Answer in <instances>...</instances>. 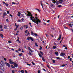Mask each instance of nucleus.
I'll list each match as a JSON object with an SVG mask.
<instances>
[{
    "mask_svg": "<svg viewBox=\"0 0 73 73\" xmlns=\"http://www.w3.org/2000/svg\"><path fill=\"white\" fill-rule=\"evenodd\" d=\"M27 65H29V66H30V65H31V64H27Z\"/></svg>",
    "mask_w": 73,
    "mask_h": 73,
    "instance_id": "nucleus-42",
    "label": "nucleus"
},
{
    "mask_svg": "<svg viewBox=\"0 0 73 73\" xmlns=\"http://www.w3.org/2000/svg\"><path fill=\"white\" fill-rule=\"evenodd\" d=\"M42 60L44 62H45V59H44V58L43 57H42Z\"/></svg>",
    "mask_w": 73,
    "mask_h": 73,
    "instance_id": "nucleus-20",
    "label": "nucleus"
},
{
    "mask_svg": "<svg viewBox=\"0 0 73 73\" xmlns=\"http://www.w3.org/2000/svg\"><path fill=\"white\" fill-rule=\"evenodd\" d=\"M7 14H9V11H7Z\"/></svg>",
    "mask_w": 73,
    "mask_h": 73,
    "instance_id": "nucleus-52",
    "label": "nucleus"
},
{
    "mask_svg": "<svg viewBox=\"0 0 73 73\" xmlns=\"http://www.w3.org/2000/svg\"><path fill=\"white\" fill-rule=\"evenodd\" d=\"M4 28H5V29H6V28H7V27L6 25H4Z\"/></svg>",
    "mask_w": 73,
    "mask_h": 73,
    "instance_id": "nucleus-24",
    "label": "nucleus"
},
{
    "mask_svg": "<svg viewBox=\"0 0 73 73\" xmlns=\"http://www.w3.org/2000/svg\"><path fill=\"white\" fill-rule=\"evenodd\" d=\"M44 1V0H42L40 2L41 5L42 6V8H43V5H42V2Z\"/></svg>",
    "mask_w": 73,
    "mask_h": 73,
    "instance_id": "nucleus-6",
    "label": "nucleus"
},
{
    "mask_svg": "<svg viewBox=\"0 0 73 73\" xmlns=\"http://www.w3.org/2000/svg\"><path fill=\"white\" fill-rule=\"evenodd\" d=\"M34 35L35 36H37V34L36 33L34 34Z\"/></svg>",
    "mask_w": 73,
    "mask_h": 73,
    "instance_id": "nucleus-43",
    "label": "nucleus"
},
{
    "mask_svg": "<svg viewBox=\"0 0 73 73\" xmlns=\"http://www.w3.org/2000/svg\"><path fill=\"white\" fill-rule=\"evenodd\" d=\"M0 35L1 37H2V38H3V34H2V33H0Z\"/></svg>",
    "mask_w": 73,
    "mask_h": 73,
    "instance_id": "nucleus-16",
    "label": "nucleus"
},
{
    "mask_svg": "<svg viewBox=\"0 0 73 73\" xmlns=\"http://www.w3.org/2000/svg\"><path fill=\"white\" fill-rule=\"evenodd\" d=\"M43 70L44 71V72H46V70L44 68L43 69Z\"/></svg>",
    "mask_w": 73,
    "mask_h": 73,
    "instance_id": "nucleus-55",
    "label": "nucleus"
},
{
    "mask_svg": "<svg viewBox=\"0 0 73 73\" xmlns=\"http://www.w3.org/2000/svg\"><path fill=\"white\" fill-rule=\"evenodd\" d=\"M22 21H23V20H24V18H22L21 19Z\"/></svg>",
    "mask_w": 73,
    "mask_h": 73,
    "instance_id": "nucleus-63",
    "label": "nucleus"
},
{
    "mask_svg": "<svg viewBox=\"0 0 73 73\" xmlns=\"http://www.w3.org/2000/svg\"><path fill=\"white\" fill-rule=\"evenodd\" d=\"M38 73H40V70H38Z\"/></svg>",
    "mask_w": 73,
    "mask_h": 73,
    "instance_id": "nucleus-44",
    "label": "nucleus"
},
{
    "mask_svg": "<svg viewBox=\"0 0 73 73\" xmlns=\"http://www.w3.org/2000/svg\"><path fill=\"white\" fill-rule=\"evenodd\" d=\"M52 1H52V3H54V4H55V3H56V5H58L59 4V2L58 1H57L56 2L55 1V0H51Z\"/></svg>",
    "mask_w": 73,
    "mask_h": 73,
    "instance_id": "nucleus-4",
    "label": "nucleus"
},
{
    "mask_svg": "<svg viewBox=\"0 0 73 73\" xmlns=\"http://www.w3.org/2000/svg\"><path fill=\"white\" fill-rule=\"evenodd\" d=\"M31 33V35H33H33H34V33H33V32L32 31Z\"/></svg>",
    "mask_w": 73,
    "mask_h": 73,
    "instance_id": "nucleus-29",
    "label": "nucleus"
},
{
    "mask_svg": "<svg viewBox=\"0 0 73 73\" xmlns=\"http://www.w3.org/2000/svg\"><path fill=\"white\" fill-rule=\"evenodd\" d=\"M18 50L19 51H21V49L20 48H19Z\"/></svg>",
    "mask_w": 73,
    "mask_h": 73,
    "instance_id": "nucleus-51",
    "label": "nucleus"
},
{
    "mask_svg": "<svg viewBox=\"0 0 73 73\" xmlns=\"http://www.w3.org/2000/svg\"><path fill=\"white\" fill-rule=\"evenodd\" d=\"M24 29V28H23V27H21V28H20V29L21 30H23Z\"/></svg>",
    "mask_w": 73,
    "mask_h": 73,
    "instance_id": "nucleus-25",
    "label": "nucleus"
},
{
    "mask_svg": "<svg viewBox=\"0 0 73 73\" xmlns=\"http://www.w3.org/2000/svg\"><path fill=\"white\" fill-rule=\"evenodd\" d=\"M21 72L22 73H24V70H22L21 71Z\"/></svg>",
    "mask_w": 73,
    "mask_h": 73,
    "instance_id": "nucleus-27",
    "label": "nucleus"
},
{
    "mask_svg": "<svg viewBox=\"0 0 73 73\" xmlns=\"http://www.w3.org/2000/svg\"><path fill=\"white\" fill-rule=\"evenodd\" d=\"M12 73H14L15 72H16V71L14 70H12Z\"/></svg>",
    "mask_w": 73,
    "mask_h": 73,
    "instance_id": "nucleus-23",
    "label": "nucleus"
},
{
    "mask_svg": "<svg viewBox=\"0 0 73 73\" xmlns=\"http://www.w3.org/2000/svg\"><path fill=\"white\" fill-rule=\"evenodd\" d=\"M11 68H13L14 69V68H15V66H13L12 65H11Z\"/></svg>",
    "mask_w": 73,
    "mask_h": 73,
    "instance_id": "nucleus-21",
    "label": "nucleus"
},
{
    "mask_svg": "<svg viewBox=\"0 0 73 73\" xmlns=\"http://www.w3.org/2000/svg\"><path fill=\"white\" fill-rule=\"evenodd\" d=\"M14 65L15 66V68H17L18 66L17 64L15 63H14Z\"/></svg>",
    "mask_w": 73,
    "mask_h": 73,
    "instance_id": "nucleus-11",
    "label": "nucleus"
},
{
    "mask_svg": "<svg viewBox=\"0 0 73 73\" xmlns=\"http://www.w3.org/2000/svg\"><path fill=\"white\" fill-rule=\"evenodd\" d=\"M30 40H31V41H33V40H34V38H33L32 37H31V38H30Z\"/></svg>",
    "mask_w": 73,
    "mask_h": 73,
    "instance_id": "nucleus-19",
    "label": "nucleus"
},
{
    "mask_svg": "<svg viewBox=\"0 0 73 73\" xmlns=\"http://www.w3.org/2000/svg\"><path fill=\"white\" fill-rule=\"evenodd\" d=\"M32 64H33V65H35V63H33V62H32Z\"/></svg>",
    "mask_w": 73,
    "mask_h": 73,
    "instance_id": "nucleus-48",
    "label": "nucleus"
},
{
    "mask_svg": "<svg viewBox=\"0 0 73 73\" xmlns=\"http://www.w3.org/2000/svg\"><path fill=\"white\" fill-rule=\"evenodd\" d=\"M69 25L70 27H72V26L73 25V22H71Z\"/></svg>",
    "mask_w": 73,
    "mask_h": 73,
    "instance_id": "nucleus-8",
    "label": "nucleus"
},
{
    "mask_svg": "<svg viewBox=\"0 0 73 73\" xmlns=\"http://www.w3.org/2000/svg\"><path fill=\"white\" fill-rule=\"evenodd\" d=\"M60 56H65V53H60Z\"/></svg>",
    "mask_w": 73,
    "mask_h": 73,
    "instance_id": "nucleus-10",
    "label": "nucleus"
},
{
    "mask_svg": "<svg viewBox=\"0 0 73 73\" xmlns=\"http://www.w3.org/2000/svg\"><path fill=\"white\" fill-rule=\"evenodd\" d=\"M15 52H17V53H19V51H17V50H16Z\"/></svg>",
    "mask_w": 73,
    "mask_h": 73,
    "instance_id": "nucleus-49",
    "label": "nucleus"
},
{
    "mask_svg": "<svg viewBox=\"0 0 73 73\" xmlns=\"http://www.w3.org/2000/svg\"><path fill=\"white\" fill-rule=\"evenodd\" d=\"M22 16H22L23 17V18H24V14H23Z\"/></svg>",
    "mask_w": 73,
    "mask_h": 73,
    "instance_id": "nucleus-60",
    "label": "nucleus"
},
{
    "mask_svg": "<svg viewBox=\"0 0 73 73\" xmlns=\"http://www.w3.org/2000/svg\"><path fill=\"white\" fill-rule=\"evenodd\" d=\"M50 21V20H48V21H47V23H49Z\"/></svg>",
    "mask_w": 73,
    "mask_h": 73,
    "instance_id": "nucleus-59",
    "label": "nucleus"
},
{
    "mask_svg": "<svg viewBox=\"0 0 73 73\" xmlns=\"http://www.w3.org/2000/svg\"><path fill=\"white\" fill-rule=\"evenodd\" d=\"M6 21H7V22H8V19H6Z\"/></svg>",
    "mask_w": 73,
    "mask_h": 73,
    "instance_id": "nucleus-64",
    "label": "nucleus"
},
{
    "mask_svg": "<svg viewBox=\"0 0 73 73\" xmlns=\"http://www.w3.org/2000/svg\"><path fill=\"white\" fill-rule=\"evenodd\" d=\"M0 68L2 70H3V71H4V68L3 67V65L1 64L0 63Z\"/></svg>",
    "mask_w": 73,
    "mask_h": 73,
    "instance_id": "nucleus-3",
    "label": "nucleus"
},
{
    "mask_svg": "<svg viewBox=\"0 0 73 73\" xmlns=\"http://www.w3.org/2000/svg\"><path fill=\"white\" fill-rule=\"evenodd\" d=\"M56 58L57 59H58V60H60V57H56Z\"/></svg>",
    "mask_w": 73,
    "mask_h": 73,
    "instance_id": "nucleus-38",
    "label": "nucleus"
},
{
    "mask_svg": "<svg viewBox=\"0 0 73 73\" xmlns=\"http://www.w3.org/2000/svg\"><path fill=\"white\" fill-rule=\"evenodd\" d=\"M61 7V5H59L58 6V8H60V7Z\"/></svg>",
    "mask_w": 73,
    "mask_h": 73,
    "instance_id": "nucleus-33",
    "label": "nucleus"
},
{
    "mask_svg": "<svg viewBox=\"0 0 73 73\" xmlns=\"http://www.w3.org/2000/svg\"><path fill=\"white\" fill-rule=\"evenodd\" d=\"M40 54H42V56H43V52H42L40 51Z\"/></svg>",
    "mask_w": 73,
    "mask_h": 73,
    "instance_id": "nucleus-30",
    "label": "nucleus"
},
{
    "mask_svg": "<svg viewBox=\"0 0 73 73\" xmlns=\"http://www.w3.org/2000/svg\"><path fill=\"white\" fill-rule=\"evenodd\" d=\"M55 54H56V55L57 56H58V52H55Z\"/></svg>",
    "mask_w": 73,
    "mask_h": 73,
    "instance_id": "nucleus-18",
    "label": "nucleus"
},
{
    "mask_svg": "<svg viewBox=\"0 0 73 73\" xmlns=\"http://www.w3.org/2000/svg\"><path fill=\"white\" fill-rule=\"evenodd\" d=\"M12 61V60L11 59H9V62L11 64H14V62H13Z\"/></svg>",
    "mask_w": 73,
    "mask_h": 73,
    "instance_id": "nucleus-5",
    "label": "nucleus"
},
{
    "mask_svg": "<svg viewBox=\"0 0 73 73\" xmlns=\"http://www.w3.org/2000/svg\"><path fill=\"white\" fill-rule=\"evenodd\" d=\"M72 58H70V61H72Z\"/></svg>",
    "mask_w": 73,
    "mask_h": 73,
    "instance_id": "nucleus-54",
    "label": "nucleus"
},
{
    "mask_svg": "<svg viewBox=\"0 0 73 73\" xmlns=\"http://www.w3.org/2000/svg\"><path fill=\"white\" fill-rule=\"evenodd\" d=\"M22 52H23V53H24V50H22Z\"/></svg>",
    "mask_w": 73,
    "mask_h": 73,
    "instance_id": "nucleus-57",
    "label": "nucleus"
},
{
    "mask_svg": "<svg viewBox=\"0 0 73 73\" xmlns=\"http://www.w3.org/2000/svg\"><path fill=\"white\" fill-rule=\"evenodd\" d=\"M10 16H11V17H13L12 15H11V14H10Z\"/></svg>",
    "mask_w": 73,
    "mask_h": 73,
    "instance_id": "nucleus-62",
    "label": "nucleus"
},
{
    "mask_svg": "<svg viewBox=\"0 0 73 73\" xmlns=\"http://www.w3.org/2000/svg\"><path fill=\"white\" fill-rule=\"evenodd\" d=\"M19 56H23V54L22 53L19 54Z\"/></svg>",
    "mask_w": 73,
    "mask_h": 73,
    "instance_id": "nucleus-34",
    "label": "nucleus"
},
{
    "mask_svg": "<svg viewBox=\"0 0 73 73\" xmlns=\"http://www.w3.org/2000/svg\"><path fill=\"white\" fill-rule=\"evenodd\" d=\"M38 55H39V57H42V56H41V54H40L39 53Z\"/></svg>",
    "mask_w": 73,
    "mask_h": 73,
    "instance_id": "nucleus-28",
    "label": "nucleus"
},
{
    "mask_svg": "<svg viewBox=\"0 0 73 73\" xmlns=\"http://www.w3.org/2000/svg\"><path fill=\"white\" fill-rule=\"evenodd\" d=\"M52 62L53 63H56V62H55V60H53Z\"/></svg>",
    "mask_w": 73,
    "mask_h": 73,
    "instance_id": "nucleus-32",
    "label": "nucleus"
},
{
    "mask_svg": "<svg viewBox=\"0 0 73 73\" xmlns=\"http://www.w3.org/2000/svg\"><path fill=\"white\" fill-rule=\"evenodd\" d=\"M25 33H27L28 35H29V33L28 30H26L25 31Z\"/></svg>",
    "mask_w": 73,
    "mask_h": 73,
    "instance_id": "nucleus-14",
    "label": "nucleus"
},
{
    "mask_svg": "<svg viewBox=\"0 0 73 73\" xmlns=\"http://www.w3.org/2000/svg\"><path fill=\"white\" fill-rule=\"evenodd\" d=\"M53 48L54 49H55L56 48V47L54 46H53Z\"/></svg>",
    "mask_w": 73,
    "mask_h": 73,
    "instance_id": "nucleus-26",
    "label": "nucleus"
},
{
    "mask_svg": "<svg viewBox=\"0 0 73 73\" xmlns=\"http://www.w3.org/2000/svg\"><path fill=\"white\" fill-rule=\"evenodd\" d=\"M25 28L26 29H27L28 28V25H25L24 26Z\"/></svg>",
    "mask_w": 73,
    "mask_h": 73,
    "instance_id": "nucleus-13",
    "label": "nucleus"
},
{
    "mask_svg": "<svg viewBox=\"0 0 73 73\" xmlns=\"http://www.w3.org/2000/svg\"><path fill=\"white\" fill-rule=\"evenodd\" d=\"M5 64L6 65V66H8V67H10V65L8 63L6 62L5 63Z\"/></svg>",
    "mask_w": 73,
    "mask_h": 73,
    "instance_id": "nucleus-9",
    "label": "nucleus"
},
{
    "mask_svg": "<svg viewBox=\"0 0 73 73\" xmlns=\"http://www.w3.org/2000/svg\"><path fill=\"white\" fill-rule=\"evenodd\" d=\"M61 35H59V38H58V40H60V39H61Z\"/></svg>",
    "mask_w": 73,
    "mask_h": 73,
    "instance_id": "nucleus-15",
    "label": "nucleus"
},
{
    "mask_svg": "<svg viewBox=\"0 0 73 73\" xmlns=\"http://www.w3.org/2000/svg\"><path fill=\"white\" fill-rule=\"evenodd\" d=\"M3 4H4V5H5L6 6H7V7H8L9 5L8 4L5 3V2H3Z\"/></svg>",
    "mask_w": 73,
    "mask_h": 73,
    "instance_id": "nucleus-7",
    "label": "nucleus"
},
{
    "mask_svg": "<svg viewBox=\"0 0 73 73\" xmlns=\"http://www.w3.org/2000/svg\"><path fill=\"white\" fill-rule=\"evenodd\" d=\"M12 4H17L16 3H15L14 2H13L12 3Z\"/></svg>",
    "mask_w": 73,
    "mask_h": 73,
    "instance_id": "nucleus-37",
    "label": "nucleus"
},
{
    "mask_svg": "<svg viewBox=\"0 0 73 73\" xmlns=\"http://www.w3.org/2000/svg\"><path fill=\"white\" fill-rule=\"evenodd\" d=\"M39 50H41L42 49V47L40 46V48L39 49Z\"/></svg>",
    "mask_w": 73,
    "mask_h": 73,
    "instance_id": "nucleus-46",
    "label": "nucleus"
},
{
    "mask_svg": "<svg viewBox=\"0 0 73 73\" xmlns=\"http://www.w3.org/2000/svg\"><path fill=\"white\" fill-rule=\"evenodd\" d=\"M31 36L28 37L27 38V40H31Z\"/></svg>",
    "mask_w": 73,
    "mask_h": 73,
    "instance_id": "nucleus-17",
    "label": "nucleus"
},
{
    "mask_svg": "<svg viewBox=\"0 0 73 73\" xmlns=\"http://www.w3.org/2000/svg\"><path fill=\"white\" fill-rule=\"evenodd\" d=\"M0 28H1V29H2L3 28V26H0Z\"/></svg>",
    "mask_w": 73,
    "mask_h": 73,
    "instance_id": "nucleus-41",
    "label": "nucleus"
},
{
    "mask_svg": "<svg viewBox=\"0 0 73 73\" xmlns=\"http://www.w3.org/2000/svg\"><path fill=\"white\" fill-rule=\"evenodd\" d=\"M65 66V64H63L62 66V67H64V66Z\"/></svg>",
    "mask_w": 73,
    "mask_h": 73,
    "instance_id": "nucleus-53",
    "label": "nucleus"
},
{
    "mask_svg": "<svg viewBox=\"0 0 73 73\" xmlns=\"http://www.w3.org/2000/svg\"><path fill=\"white\" fill-rule=\"evenodd\" d=\"M37 11H38V12H40V9H37Z\"/></svg>",
    "mask_w": 73,
    "mask_h": 73,
    "instance_id": "nucleus-39",
    "label": "nucleus"
},
{
    "mask_svg": "<svg viewBox=\"0 0 73 73\" xmlns=\"http://www.w3.org/2000/svg\"><path fill=\"white\" fill-rule=\"evenodd\" d=\"M46 37H48V36H49L48 34H46Z\"/></svg>",
    "mask_w": 73,
    "mask_h": 73,
    "instance_id": "nucleus-45",
    "label": "nucleus"
},
{
    "mask_svg": "<svg viewBox=\"0 0 73 73\" xmlns=\"http://www.w3.org/2000/svg\"><path fill=\"white\" fill-rule=\"evenodd\" d=\"M18 14L19 15H21V13H20V12H18Z\"/></svg>",
    "mask_w": 73,
    "mask_h": 73,
    "instance_id": "nucleus-56",
    "label": "nucleus"
},
{
    "mask_svg": "<svg viewBox=\"0 0 73 73\" xmlns=\"http://www.w3.org/2000/svg\"><path fill=\"white\" fill-rule=\"evenodd\" d=\"M35 45L36 46H38V45H37V43H35Z\"/></svg>",
    "mask_w": 73,
    "mask_h": 73,
    "instance_id": "nucleus-36",
    "label": "nucleus"
},
{
    "mask_svg": "<svg viewBox=\"0 0 73 73\" xmlns=\"http://www.w3.org/2000/svg\"><path fill=\"white\" fill-rule=\"evenodd\" d=\"M29 24H30V26L31 27H32V25H31V23H29Z\"/></svg>",
    "mask_w": 73,
    "mask_h": 73,
    "instance_id": "nucleus-35",
    "label": "nucleus"
},
{
    "mask_svg": "<svg viewBox=\"0 0 73 73\" xmlns=\"http://www.w3.org/2000/svg\"><path fill=\"white\" fill-rule=\"evenodd\" d=\"M15 26L16 27V28H18V27H19V25H16V24L15 23Z\"/></svg>",
    "mask_w": 73,
    "mask_h": 73,
    "instance_id": "nucleus-22",
    "label": "nucleus"
},
{
    "mask_svg": "<svg viewBox=\"0 0 73 73\" xmlns=\"http://www.w3.org/2000/svg\"><path fill=\"white\" fill-rule=\"evenodd\" d=\"M59 3H60L59 4H62V2H61L59 1Z\"/></svg>",
    "mask_w": 73,
    "mask_h": 73,
    "instance_id": "nucleus-50",
    "label": "nucleus"
},
{
    "mask_svg": "<svg viewBox=\"0 0 73 73\" xmlns=\"http://www.w3.org/2000/svg\"><path fill=\"white\" fill-rule=\"evenodd\" d=\"M59 1H61V2H62L64 1L63 0H59Z\"/></svg>",
    "mask_w": 73,
    "mask_h": 73,
    "instance_id": "nucleus-40",
    "label": "nucleus"
},
{
    "mask_svg": "<svg viewBox=\"0 0 73 73\" xmlns=\"http://www.w3.org/2000/svg\"><path fill=\"white\" fill-rule=\"evenodd\" d=\"M18 22H20V23L21 22V20H18Z\"/></svg>",
    "mask_w": 73,
    "mask_h": 73,
    "instance_id": "nucleus-47",
    "label": "nucleus"
},
{
    "mask_svg": "<svg viewBox=\"0 0 73 73\" xmlns=\"http://www.w3.org/2000/svg\"><path fill=\"white\" fill-rule=\"evenodd\" d=\"M6 15V13H4V16H3V17H4L5 16H4L5 15Z\"/></svg>",
    "mask_w": 73,
    "mask_h": 73,
    "instance_id": "nucleus-31",
    "label": "nucleus"
},
{
    "mask_svg": "<svg viewBox=\"0 0 73 73\" xmlns=\"http://www.w3.org/2000/svg\"><path fill=\"white\" fill-rule=\"evenodd\" d=\"M0 64H1V65H2V64L4 66V62H3V61H1V63Z\"/></svg>",
    "mask_w": 73,
    "mask_h": 73,
    "instance_id": "nucleus-12",
    "label": "nucleus"
},
{
    "mask_svg": "<svg viewBox=\"0 0 73 73\" xmlns=\"http://www.w3.org/2000/svg\"><path fill=\"white\" fill-rule=\"evenodd\" d=\"M4 60H5V61H7V59H6V58H4Z\"/></svg>",
    "mask_w": 73,
    "mask_h": 73,
    "instance_id": "nucleus-61",
    "label": "nucleus"
},
{
    "mask_svg": "<svg viewBox=\"0 0 73 73\" xmlns=\"http://www.w3.org/2000/svg\"><path fill=\"white\" fill-rule=\"evenodd\" d=\"M8 42L9 44L10 43H11V41H9Z\"/></svg>",
    "mask_w": 73,
    "mask_h": 73,
    "instance_id": "nucleus-58",
    "label": "nucleus"
},
{
    "mask_svg": "<svg viewBox=\"0 0 73 73\" xmlns=\"http://www.w3.org/2000/svg\"><path fill=\"white\" fill-rule=\"evenodd\" d=\"M27 12L28 14L27 15V16H30V18L33 22H34V23H35L37 25L39 23H41V21L40 20L38 19V18L35 17V18L34 17H33L32 15L31 12H29L28 11H27Z\"/></svg>",
    "mask_w": 73,
    "mask_h": 73,
    "instance_id": "nucleus-1",
    "label": "nucleus"
},
{
    "mask_svg": "<svg viewBox=\"0 0 73 73\" xmlns=\"http://www.w3.org/2000/svg\"><path fill=\"white\" fill-rule=\"evenodd\" d=\"M28 48L29 50V54L30 55H32V50L31 49V48H30V47H28Z\"/></svg>",
    "mask_w": 73,
    "mask_h": 73,
    "instance_id": "nucleus-2",
    "label": "nucleus"
}]
</instances>
